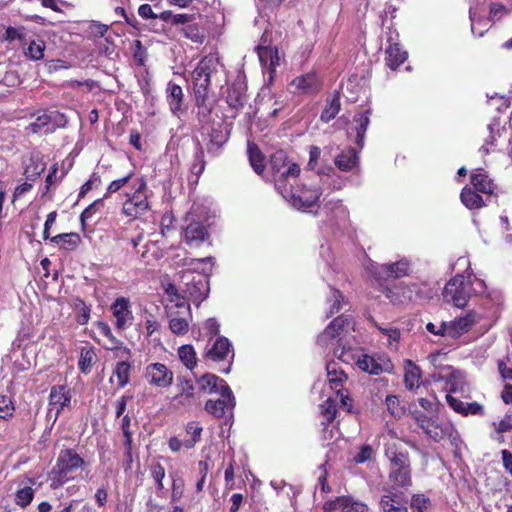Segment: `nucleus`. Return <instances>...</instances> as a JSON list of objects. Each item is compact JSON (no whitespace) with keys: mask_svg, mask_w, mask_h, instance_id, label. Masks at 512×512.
<instances>
[{"mask_svg":"<svg viewBox=\"0 0 512 512\" xmlns=\"http://www.w3.org/2000/svg\"><path fill=\"white\" fill-rule=\"evenodd\" d=\"M104 199L105 198H99L96 199L93 203H91L88 207H86L83 212L80 215V223L81 228L83 231L86 229V223L87 221L92 218V216L99 212L101 208L104 207Z\"/></svg>","mask_w":512,"mask_h":512,"instance_id":"nucleus-48","label":"nucleus"},{"mask_svg":"<svg viewBox=\"0 0 512 512\" xmlns=\"http://www.w3.org/2000/svg\"><path fill=\"white\" fill-rule=\"evenodd\" d=\"M506 14H508V9L502 3H492L490 5L489 19L491 21L500 20Z\"/></svg>","mask_w":512,"mask_h":512,"instance_id":"nucleus-64","label":"nucleus"},{"mask_svg":"<svg viewBox=\"0 0 512 512\" xmlns=\"http://www.w3.org/2000/svg\"><path fill=\"white\" fill-rule=\"evenodd\" d=\"M228 137L221 129L213 128L209 133V142L207 144L208 153L217 155L218 151L227 142Z\"/></svg>","mask_w":512,"mask_h":512,"instance_id":"nucleus-42","label":"nucleus"},{"mask_svg":"<svg viewBox=\"0 0 512 512\" xmlns=\"http://www.w3.org/2000/svg\"><path fill=\"white\" fill-rule=\"evenodd\" d=\"M408 58L407 51L398 43H390L385 50V63L391 70H397Z\"/></svg>","mask_w":512,"mask_h":512,"instance_id":"nucleus-27","label":"nucleus"},{"mask_svg":"<svg viewBox=\"0 0 512 512\" xmlns=\"http://www.w3.org/2000/svg\"><path fill=\"white\" fill-rule=\"evenodd\" d=\"M143 377L151 386L160 389L170 387L174 381L173 371L160 362L148 364L144 369Z\"/></svg>","mask_w":512,"mask_h":512,"instance_id":"nucleus-11","label":"nucleus"},{"mask_svg":"<svg viewBox=\"0 0 512 512\" xmlns=\"http://www.w3.org/2000/svg\"><path fill=\"white\" fill-rule=\"evenodd\" d=\"M218 64V58L215 55H205L191 74L197 118L200 122H207L211 118L213 105L209 102V89L211 76L217 71Z\"/></svg>","mask_w":512,"mask_h":512,"instance_id":"nucleus-1","label":"nucleus"},{"mask_svg":"<svg viewBox=\"0 0 512 512\" xmlns=\"http://www.w3.org/2000/svg\"><path fill=\"white\" fill-rule=\"evenodd\" d=\"M269 164L275 179L297 178L301 172L297 163L289 164V157L283 149L275 151L270 156Z\"/></svg>","mask_w":512,"mask_h":512,"instance_id":"nucleus-9","label":"nucleus"},{"mask_svg":"<svg viewBox=\"0 0 512 512\" xmlns=\"http://www.w3.org/2000/svg\"><path fill=\"white\" fill-rule=\"evenodd\" d=\"M150 475L156 483L157 490L164 488L163 479L165 477V468L159 462H154L149 466Z\"/></svg>","mask_w":512,"mask_h":512,"instance_id":"nucleus-55","label":"nucleus"},{"mask_svg":"<svg viewBox=\"0 0 512 512\" xmlns=\"http://www.w3.org/2000/svg\"><path fill=\"white\" fill-rule=\"evenodd\" d=\"M134 191L126 193V200L122 204V214L131 219L139 218L150 210L148 187L145 177L138 179Z\"/></svg>","mask_w":512,"mask_h":512,"instance_id":"nucleus-4","label":"nucleus"},{"mask_svg":"<svg viewBox=\"0 0 512 512\" xmlns=\"http://www.w3.org/2000/svg\"><path fill=\"white\" fill-rule=\"evenodd\" d=\"M34 498V490L30 486L19 488L15 493V504L21 508L28 506Z\"/></svg>","mask_w":512,"mask_h":512,"instance_id":"nucleus-50","label":"nucleus"},{"mask_svg":"<svg viewBox=\"0 0 512 512\" xmlns=\"http://www.w3.org/2000/svg\"><path fill=\"white\" fill-rule=\"evenodd\" d=\"M109 30V26L103 24L98 21H92L88 27V33L90 37L93 38H101L103 37L107 31Z\"/></svg>","mask_w":512,"mask_h":512,"instance_id":"nucleus-63","label":"nucleus"},{"mask_svg":"<svg viewBox=\"0 0 512 512\" xmlns=\"http://www.w3.org/2000/svg\"><path fill=\"white\" fill-rule=\"evenodd\" d=\"M166 294L170 297L172 306L176 309H182L184 313L190 314V305L179 293L173 284H169L166 288Z\"/></svg>","mask_w":512,"mask_h":512,"instance_id":"nucleus-46","label":"nucleus"},{"mask_svg":"<svg viewBox=\"0 0 512 512\" xmlns=\"http://www.w3.org/2000/svg\"><path fill=\"white\" fill-rule=\"evenodd\" d=\"M220 378L214 374L206 373L200 377L198 382L200 383L201 389L214 393L218 391V382Z\"/></svg>","mask_w":512,"mask_h":512,"instance_id":"nucleus-52","label":"nucleus"},{"mask_svg":"<svg viewBox=\"0 0 512 512\" xmlns=\"http://www.w3.org/2000/svg\"><path fill=\"white\" fill-rule=\"evenodd\" d=\"M475 322V316L472 313H468L463 317H457L450 322H446V335L453 339L459 338L467 333Z\"/></svg>","mask_w":512,"mask_h":512,"instance_id":"nucleus-18","label":"nucleus"},{"mask_svg":"<svg viewBox=\"0 0 512 512\" xmlns=\"http://www.w3.org/2000/svg\"><path fill=\"white\" fill-rule=\"evenodd\" d=\"M380 288L386 298L394 305H403L425 299L421 286L416 283L406 284L401 282L393 286L387 285Z\"/></svg>","mask_w":512,"mask_h":512,"instance_id":"nucleus-6","label":"nucleus"},{"mask_svg":"<svg viewBox=\"0 0 512 512\" xmlns=\"http://www.w3.org/2000/svg\"><path fill=\"white\" fill-rule=\"evenodd\" d=\"M206 167V161H205V155L203 147L201 146L200 142H197V148L194 155V161L191 165L190 171L192 174H194L197 178H199L200 175L204 172Z\"/></svg>","mask_w":512,"mask_h":512,"instance_id":"nucleus-47","label":"nucleus"},{"mask_svg":"<svg viewBox=\"0 0 512 512\" xmlns=\"http://www.w3.org/2000/svg\"><path fill=\"white\" fill-rule=\"evenodd\" d=\"M357 153L354 148L342 151L335 159V165L341 171H350L357 165Z\"/></svg>","mask_w":512,"mask_h":512,"instance_id":"nucleus-39","label":"nucleus"},{"mask_svg":"<svg viewBox=\"0 0 512 512\" xmlns=\"http://www.w3.org/2000/svg\"><path fill=\"white\" fill-rule=\"evenodd\" d=\"M178 356L183 365L189 369L193 370L197 365L196 352L192 345L185 344L179 347Z\"/></svg>","mask_w":512,"mask_h":512,"instance_id":"nucleus-44","label":"nucleus"},{"mask_svg":"<svg viewBox=\"0 0 512 512\" xmlns=\"http://www.w3.org/2000/svg\"><path fill=\"white\" fill-rule=\"evenodd\" d=\"M388 412L395 418H400L405 409L401 406L399 398L396 395H387L385 399Z\"/></svg>","mask_w":512,"mask_h":512,"instance_id":"nucleus-53","label":"nucleus"},{"mask_svg":"<svg viewBox=\"0 0 512 512\" xmlns=\"http://www.w3.org/2000/svg\"><path fill=\"white\" fill-rule=\"evenodd\" d=\"M328 381L332 389H341L348 377L344 370L336 362H329L326 365Z\"/></svg>","mask_w":512,"mask_h":512,"instance_id":"nucleus-36","label":"nucleus"},{"mask_svg":"<svg viewBox=\"0 0 512 512\" xmlns=\"http://www.w3.org/2000/svg\"><path fill=\"white\" fill-rule=\"evenodd\" d=\"M178 394L174 396V400L181 405H190L195 400V386L192 380L179 376L177 377Z\"/></svg>","mask_w":512,"mask_h":512,"instance_id":"nucleus-26","label":"nucleus"},{"mask_svg":"<svg viewBox=\"0 0 512 512\" xmlns=\"http://www.w3.org/2000/svg\"><path fill=\"white\" fill-rule=\"evenodd\" d=\"M45 170V164L44 163H35L32 162L29 165L26 166L24 175L29 180H35L37 179L41 173H43Z\"/></svg>","mask_w":512,"mask_h":512,"instance_id":"nucleus-61","label":"nucleus"},{"mask_svg":"<svg viewBox=\"0 0 512 512\" xmlns=\"http://www.w3.org/2000/svg\"><path fill=\"white\" fill-rule=\"evenodd\" d=\"M185 431L187 435L190 436L189 438H185L186 449H191L201 440L203 428L200 426L199 422L190 421L186 424Z\"/></svg>","mask_w":512,"mask_h":512,"instance_id":"nucleus-45","label":"nucleus"},{"mask_svg":"<svg viewBox=\"0 0 512 512\" xmlns=\"http://www.w3.org/2000/svg\"><path fill=\"white\" fill-rule=\"evenodd\" d=\"M59 116L57 111L48 113L47 111L38 114L33 122H31L27 130L31 133H52L56 129L54 120Z\"/></svg>","mask_w":512,"mask_h":512,"instance_id":"nucleus-19","label":"nucleus"},{"mask_svg":"<svg viewBox=\"0 0 512 512\" xmlns=\"http://www.w3.org/2000/svg\"><path fill=\"white\" fill-rule=\"evenodd\" d=\"M133 176L134 171H130L125 176L111 181L106 189V192L103 195V198L108 199L111 197L112 194L120 191L125 185H127L130 182Z\"/></svg>","mask_w":512,"mask_h":512,"instance_id":"nucleus-49","label":"nucleus"},{"mask_svg":"<svg viewBox=\"0 0 512 512\" xmlns=\"http://www.w3.org/2000/svg\"><path fill=\"white\" fill-rule=\"evenodd\" d=\"M50 242L66 251H74L81 244L82 240L78 233H61L50 238Z\"/></svg>","mask_w":512,"mask_h":512,"instance_id":"nucleus-30","label":"nucleus"},{"mask_svg":"<svg viewBox=\"0 0 512 512\" xmlns=\"http://www.w3.org/2000/svg\"><path fill=\"white\" fill-rule=\"evenodd\" d=\"M461 202L470 210L480 209L485 206L482 196L475 189L465 186L460 193Z\"/></svg>","mask_w":512,"mask_h":512,"instance_id":"nucleus-37","label":"nucleus"},{"mask_svg":"<svg viewBox=\"0 0 512 512\" xmlns=\"http://www.w3.org/2000/svg\"><path fill=\"white\" fill-rule=\"evenodd\" d=\"M340 501H342V512H366L368 510L365 503L355 501L348 496H343Z\"/></svg>","mask_w":512,"mask_h":512,"instance_id":"nucleus-54","label":"nucleus"},{"mask_svg":"<svg viewBox=\"0 0 512 512\" xmlns=\"http://www.w3.org/2000/svg\"><path fill=\"white\" fill-rule=\"evenodd\" d=\"M429 504V498L425 497L423 494H414L410 506L412 512H424Z\"/></svg>","mask_w":512,"mask_h":512,"instance_id":"nucleus-58","label":"nucleus"},{"mask_svg":"<svg viewBox=\"0 0 512 512\" xmlns=\"http://www.w3.org/2000/svg\"><path fill=\"white\" fill-rule=\"evenodd\" d=\"M410 272V262L407 259L382 264L373 271V278L380 287L387 286L389 280L399 279L408 276Z\"/></svg>","mask_w":512,"mask_h":512,"instance_id":"nucleus-8","label":"nucleus"},{"mask_svg":"<svg viewBox=\"0 0 512 512\" xmlns=\"http://www.w3.org/2000/svg\"><path fill=\"white\" fill-rule=\"evenodd\" d=\"M348 324V318L340 315L333 319L326 329L318 336L317 342L320 345H327L328 341L338 337Z\"/></svg>","mask_w":512,"mask_h":512,"instance_id":"nucleus-25","label":"nucleus"},{"mask_svg":"<svg viewBox=\"0 0 512 512\" xmlns=\"http://www.w3.org/2000/svg\"><path fill=\"white\" fill-rule=\"evenodd\" d=\"M111 310L113 316L116 318V327L119 330L124 329L127 323L133 319L130 301L125 297L117 298L112 304Z\"/></svg>","mask_w":512,"mask_h":512,"instance_id":"nucleus-20","label":"nucleus"},{"mask_svg":"<svg viewBox=\"0 0 512 512\" xmlns=\"http://www.w3.org/2000/svg\"><path fill=\"white\" fill-rule=\"evenodd\" d=\"M15 412V406L9 396L0 395V419L8 420Z\"/></svg>","mask_w":512,"mask_h":512,"instance_id":"nucleus-56","label":"nucleus"},{"mask_svg":"<svg viewBox=\"0 0 512 512\" xmlns=\"http://www.w3.org/2000/svg\"><path fill=\"white\" fill-rule=\"evenodd\" d=\"M414 419L423 432L435 442H440L446 438L451 439L457 433L452 424L439 423L436 419L422 412L417 413Z\"/></svg>","mask_w":512,"mask_h":512,"instance_id":"nucleus-7","label":"nucleus"},{"mask_svg":"<svg viewBox=\"0 0 512 512\" xmlns=\"http://www.w3.org/2000/svg\"><path fill=\"white\" fill-rule=\"evenodd\" d=\"M357 366L371 375H380L384 371H389L391 363L384 356L364 354L357 360Z\"/></svg>","mask_w":512,"mask_h":512,"instance_id":"nucleus-13","label":"nucleus"},{"mask_svg":"<svg viewBox=\"0 0 512 512\" xmlns=\"http://www.w3.org/2000/svg\"><path fill=\"white\" fill-rule=\"evenodd\" d=\"M110 345L106 346L105 349L118 352L117 356L130 357L131 350L124 345V343L117 339L114 335L113 338L109 339Z\"/></svg>","mask_w":512,"mask_h":512,"instance_id":"nucleus-57","label":"nucleus"},{"mask_svg":"<svg viewBox=\"0 0 512 512\" xmlns=\"http://www.w3.org/2000/svg\"><path fill=\"white\" fill-rule=\"evenodd\" d=\"M165 93L166 101L173 115L179 116L186 111V108L184 107L185 96L180 85L173 81H169L167 83Z\"/></svg>","mask_w":512,"mask_h":512,"instance_id":"nucleus-16","label":"nucleus"},{"mask_svg":"<svg viewBox=\"0 0 512 512\" xmlns=\"http://www.w3.org/2000/svg\"><path fill=\"white\" fill-rule=\"evenodd\" d=\"M470 183L477 192L486 195L494 194L496 189L494 181L489 177L487 171L483 168H478L472 171L470 175Z\"/></svg>","mask_w":512,"mask_h":512,"instance_id":"nucleus-22","label":"nucleus"},{"mask_svg":"<svg viewBox=\"0 0 512 512\" xmlns=\"http://www.w3.org/2000/svg\"><path fill=\"white\" fill-rule=\"evenodd\" d=\"M380 508L383 512H408L406 501L402 502L400 496L392 491L381 497Z\"/></svg>","mask_w":512,"mask_h":512,"instance_id":"nucleus-29","label":"nucleus"},{"mask_svg":"<svg viewBox=\"0 0 512 512\" xmlns=\"http://www.w3.org/2000/svg\"><path fill=\"white\" fill-rule=\"evenodd\" d=\"M446 402L451 409L462 416H483L485 413L483 405L478 402L467 403L450 394L446 395Z\"/></svg>","mask_w":512,"mask_h":512,"instance_id":"nucleus-17","label":"nucleus"},{"mask_svg":"<svg viewBox=\"0 0 512 512\" xmlns=\"http://www.w3.org/2000/svg\"><path fill=\"white\" fill-rule=\"evenodd\" d=\"M372 114V110L367 108L363 111H360L355 114L353 120L355 125L352 127V130L356 133L355 144L362 148L364 145L365 134L367 128L370 124V116Z\"/></svg>","mask_w":512,"mask_h":512,"instance_id":"nucleus-24","label":"nucleus"},{"mask_svg":"<svg viewBox=\"0 0 512 512\" xmlns=\"http://www.w3.org/2000/svg\"><path fill=\"white\" fill-rule=\"evenodd\" d=\"M247 87L242 82H234L228 85L226 90V103L230 109L235 111L232 117H236L247 102Z\"/></svg>","mask_w":512,"mask_h":512,"instance_id":"nucleus-14","label":"nucleus"},{"mask_svg":"<svg viewBox=\"0 0 512 512\" xmlns=\"http://www.w3.org/2000/svg\"><path fill=\"white\" fill-rule=\"evenodd\" d=\"M340 98V93L334 91V93L326 99V105L320 115L322 122L329 123L338 115L341 109Z\"/></svg>","mask_w":512,"mask_h":512,"instance_id":"nucleus-31","label":"nucleus"},{"mask_svg":"<svg viewBox=\"0 0 512 512\" xmlns=\"http://www.w3.org/2000/svg\"><path fill=\"white\" fill-rule=\"evenodd\" d=\"M132 364L129 361H119L113 370V376L117 378L118 388H124L130 381Z\"/></svg>","mask_w":512,"mask_h":512,"instance_id":"nucleus-40","label":"nucleus"},{"mask_svg":"<svg viewBox=\"0 0 512 512\" xmlns=\"http://www.w3.org/2000/svg\"><path fill=\"white\" fill-rule=\"evenodd\" d=\"M294 87V92L300 94H316L322 88V82L315 72H308L306 74L295 77L291 83Z\"/></svg>","mask_w":512,"mask_h":512,"instance_id":"nucleus-15","label":"nucleus"},{"mask_svg":"<svg viewBox=\"0 0 512 512\" xmlns=\"http://www.w3.org/2000/svg\"><path fill=\"white\" fill-rule=\"evenodd\" d=\"M404 384L405 387L413 391L420 386L422 377L421 369L411 360L405 361Z\"/></svg>","mask_w":512,"mask_h":512,"instance_id":"nucleus-34","label":"nucleus"},{"mask_svg":"<svg viewBox=\"0 0 512 512\" xmlns=\"http://www.w3.org/2000/svg\"><path fill=\"white\" fill-rule=\"evenodd\" d=\"M182 36L193 43L202 44L206 39L205 28L194 21L180 28Z\"/></svg>","mask_w":512,"mask_h":512,"instance_id":"nucleus-35","label":"nucleus"},{"mask_svg":"<svg viewBox=\"0 0 512 512\" xmlns=\"http://www.w3.org/2000/svg\"><path fill=\"white\" fill-rule=\"evenodd\" d=\"M71 402L70 390L66 385H55L49 394V405L56 407V417Z\"/></svg>","mask_w":512,"mask_h":512,"instance_id":"nucleus-23","label":"nucleus"},{"mask_svg":"<svg viewBox=\"0 0 512 512\" xmlns=\"http://www.w3.org/2000/svg\"><path fill=\"white\" fill-rule=\"evenodd\" d=\"M320 409L321 415L324 418L322 425L324 426V429H327L337 416L336 401L333 398H328L322 404H320Z\"/></svg>","mask_w":512,"mask_h":512,"instance_id":"nucleus-43","label":"nucleus"},{"mask_svg":"<svg viewBox=\"0 0 512 512\" xmlns=\"http://www.w3.org/2000/svg\"><path fill=\"white\" fill-rule=\"evenodd\" d=\"M374 450L371 445H361L359 451L355 454L353 460L356 464H362L370 460L373 456Z\"/></svg>","mask_w":512,"mask_h":512,"instance_id":"nucleus-59","label":"nucleus"},{"mask_svg":"<svg viewBox=\"0 0 512 512\" xmlns=\"http://www.w3.org/2000/svg\"><path fill=\"white\" fill-rule=\"evenodd\" d=\"M385 455L389 459V480L396 487L407 488L412 485V470L409 452L395 442L389 443L385 448Z\"/></svg>","mask_w":512,"mask_h":512,"instance_id":"nucleus-2","label":"nucleus"},{"mask_svg":"<svg viewBox=\"0 0 512 512\" xmlns=\"http://www.w3.org/2000/svg\"><path fill=\"white\" fill-rule=\"evenodd\" d=\"M320 195L319 188H307L304 186L297 195L293 194V204L300 208H310L319 200Z\"/></svg>","mask_w":512,"mask_h":512,"instance_id":"nucleus-28","label":"nucleus"},{"mask_svg":"<svg viewBox=\"0 0 512 512\" xmlns=\"http://www.w3.org/2000/svg\"><path fill=\"white\" fill-rule=\"evenodd\" d=\"M473 291L472 282L462 274H457L445 285L442 296L446 303H451L457 308H464Z\"/></svg>","mask_w":512,"mask_h":512,"instance_id":"nucleus-5","label":"nucleus"},{"mask_svg":"<svg viewBox=\"0 0 512 512\" xmlns=\"http://www.w3.org/2000/svg\"><path fill=\"white\" fill-rule=\"evenodd\" d=\"M85 466L84 459L72 448L60 451L50 475V488L55 490L74 479V472Z\"/></svg>","mask_w":512,"mask_h":512,"instance_id":"nucleus-3","label":"nucleus"},{"mask_svg":"<svg viewBox=\"0 0 512 512\" xmlns=\"http://www.w3.org/2000/svg\"><path fill=\"white\" fill-rule=\"evenodd\" d=\"M97 361V354L95 352V347L91 344H87L81 347L80 357L78 361V368L83 374H89L93 365Z\"/></svg>","mask_w":512,"mask_h":512,"instance_id":"nucleus-32","label":"nucleus"},{"mask_svg":"<svg viewBox=\"0 0 512 512\" xmlns=\"http://www.w3.org/2000/svg\"><path fill=\"white\" fill-rule=\"evenodd\" d=\"M173 308V306H166L168 316L170 318L169 329L174 335H185L189 330V321L187 317L191 318V313L188 315L184 313L182 309L173 311Z\"/></svg>","mask_w":512,"mask_h":512,"instance_id":"nucleus-21","label":"nucleus"},{"mask_svg":"<svg viewBox=\"0 0 512 512\" xmlns=\"http://www.w3.org/2000/svg\"><path fill=\"white\" fill-rule=\"evenodd\" d=\"M23 47L24 55L32 61H39L44 58L46 44L43 40H31Z\"/></svg>","mask_w":512,"mask_h":512,"instance_id":"nucleus-41","label":"nucleus"},{"mask_svg":"<svg viewBox=\"0 0 512 512\" xmlns=\"http://www.w3.org/2000/svg\"><path fill=\"white\" fill-rule=\"evenodd\" d=\"M247 153L251 167L258 175H262L265 171V156L254 142H248Z\"/></svg>","mask_w":512,"mask_h":512,"instance_id":"nucleus-33","label":"nucleus"},{"mask_svg":"<svg viewBox=\"0 0 512 512\" xmlns=\"http://www.w3.org/2000/svg\"><path fill=\"white\" fill-rule=\"evenodd\" d=\"M131 418L129 415H124L121 423V430L125 437L124 446L128 450H132V432L130 430Z\"/></svg>","mask_w":512,"mask_h":512,"instance_id":"nucleus-60","label":"nucleus"},{"mask_svg":"<svg viewBox=\"0 0 512 512\" xmlns=\"http://www.w3.org/2000/svg\"><path fill=\"white\" fill-rule=\"evenodd\" d=\"M234 406L235 402H230L228 399H209L205 404V410L213 416L221 418L227 411L232 410Z\"/></svg>","mask_w":512,"mask_h":512,"instance_id":"nucleus-38","label":"nucleus"},{"mask_svg":"<svg viewBox=\"0 0 512 512\" xmlns=\"http://www.w3.org/2000/svg\"><path fill=\"white\" fill-rule=\"evenodd\" d=\"M204 357L213 362L228 361L227 368H223L220 371L222 373H229L232 361L234 358V352L232 350V344L226 337H218L211 348H209Z\"/></svg>","mask_w":512,"mask_h":512,"instance_id":"nucleus-12","label":"nucleus"},{"mask_svg":"<svg viewBox=\"0 0 512 512\" xmlns=\"http://www.w3.org/2000/svg\"><path fill=\"white\" fill-rule=\"evenodd\" d=\"M25 30L26 29L24 26H20V27L9 26L5 30V39L10 42H12L14 40H18L20 45L22 47H24L27 44Z\"/></svg>","mask_w":512,"mask_h":512,"instance_id":"nucleus-51","label":"nucleus"},{"mask_svg":"<svg viewBox=\"0 0 512 512\" xmlns=\"http://www.w3.org/2000/svg\"><path fill=\"white\" fill-rule=\"evenodd\" d=\"M133 58L137 65L143 66L145 65V61L147 58V50L143 46L142 42L140 40L134 41V51H133Z\"/></svg>","mask_w":512,"mask_h":512,"instance_id":"nucleus-62","label":"nucleus"},{"mask_svg":"<svg viewBox=\"0 0 512 512\" xmlns=\"http://www.w3.org/2000/svg\"><path fill=\"white\" fill-rule=\"evenodd\" d=\"M185 222L187 224L184 227V241L188 246L199 247L205 241H209L208 227L199 221L194 213H187Z\"/></svg>","mask_w":512,"mask_h":512,"instance_id":"nucleus-10","label":"nucleus"}]
</instances>
